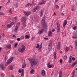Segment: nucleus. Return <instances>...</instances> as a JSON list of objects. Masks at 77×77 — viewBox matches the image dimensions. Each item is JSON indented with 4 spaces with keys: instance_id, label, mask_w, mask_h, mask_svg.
Here are the masks:
<instances>
[{
    "instance_id": "obj_45",
    "label": "nucleus",
    "mask_w": 77,
    "mask_h": 77,
    "mask_svg": "<svg viewBox=\"0 0 77 77\" xmlns=\"http://www.w3.org/2000/svg\"><path fill=\"white\" fill-rule=\"evenodd\" d=\"M55 7H56V8H59V6L58 5H56Z\"/></svg>"
},
{
    "instance_id": "obj_4",
    "label": "nucleus",
    "mask_w": 77,
    "mask_h": 77,
    "mask_svg": "<svg viewBox=\"0 0 77 77\" xmlns=\"http://www.w3.org/2000/svg\"><path fill=\"white\" fill-rule=\"evenodd\" d=\"M57 33H59L60 32V24L59 23H57Z\"/></svg>"
},
{
    "instance_id": "obj_17",
    "label": "nucleus",
    "mask_w": 77,
    "mask_h": 77,
    "mask_svg": "<svg viewBox=\"0 0 77 77\" xmlns=\"http://www.w3.org/2000/svg\"><path fill=\"white\" fill-rule=\"evenodd\" d=\"M45 71L44 70H42V76H44V75H45Z\"/></svg>"
},
{
    "instance_id": "obj_12",
    "label": "nucleus",
    "mask_w": 77,
    "mask_h": 77,
    "mask_svg": "<svg viewBox=\"0 0 77 77\" xmlns=\"http://www.w3.org/2000/svg\"><path fill=\"white\" fill-rule=\"evenodd\" d=\"M63 25V27H64L67 24V21L65 20L64 21V23Z\"/></svg>"
},
{
    "instance_id": "obj_64",
    "label": "nucleus",
    "mask_w": 77,
    "mask_h": 77,
    "mask_svg": "<svg viewBox=\"0 0 77 77\" xmlns=\"http://www.w3.org/2000/svg\"><path fill=\"white\" fill-rule=\"evenodd\" d=\"M75 44H77V41H75Z\"/></svg>"
},
{
    "instance_id": "obj_36",
    "label": "nucleus",
    "mask_w": 77,
    "mask_h": 77,
    "mask_svg": "<svg viewBox=\"0 0 77 77\" xmlns=\"http://www.w3.org/2000/svg\"><path fill=\"white\" fill-rule=\"evenodd\" d=\"M36 10L35 8H34L33 9V10H32V12H36Z\"/></svg>"
},
{
    "instance_id": "obj_58",
    "label": "nucleus",
    "mask_w": 77,
    "mask_h": 77,
    "mask_svg": "<svg viewBox=\"0 0 77 77\" xmlns=\"http://www.w3.org/2000/svg\"><path fill=\"white\" fill-rule=\"evenodd\" d=\"M18 72H19V73H21V70L20 69L19 70Z\"/></svg>"
},
{
    "instance_id": "obj_43",
    "label": "nucleus",
    "mask_w": 77,
    "mask_h": 77,
    "mask_svg": "<svg viewBox=\"0 0 77 77\" xmlns=\"http://www.w3.org/2000/svg\"><path fill=\"white\" fill-rule=\"evenodd\" d=\"M0 15H4V14L3 13V12H0Z\"/></svg>"
},
{
    "instance_id": "obj_52",
    "label": "nucleus",
    "mask_w": 77,
    "mask_h": 77,
    "mask_svg": "<svg viewBox=\"0 0 77 77\" xmlns=\"http://www.w3.org/2000/svg\"><path fill=\"white\" fill-rule=\"evenodd\" d=\"M24 69H22V71H21L22 73H24Z\"/></svg>"
},
{
    "instance_id": "obj_3",
    "label": "nucleus",
    "mask_w": 77,
    "mask_h": 77,
    "mask_svg": "<svg viewBox=\"0 0 77 77\" xmlns=\"http://www.w3.org/2000/svg\"><path fill=\"white\" fill-rule=\"evenodd\" d=\"M31 66H33L34 65H37L38 64V62L35 60V59L34 58H33L31 60L30 62Z\"/></svg>"
},
{
    "instance_id": "obj_31",
    "label": "nucleus",
    "mask_w": 77,
    "mask_h": 77,
    "mask_svg": "<svg viewBox=\"0 0 77 77\" xmlns=\"http://www.w3.org/2000/svg\"><path fill=\"white\" fill-rule=\"evenodd\" d=\"M17 30H18V26H17L14 29L15 32H17Z\"/></svg>"
},
{
    "instance_id": "obj_23",
    "label": "nucleus",
    "mask_w": 77,
    "mask_h": 77,
    "mask_svg": "<svg viewBox=\"0 0 77 77\" xmlns=\"http://www.w3.org/2000/svg\"><path fill=\"white\" fill-rule=\"evenodd\" d=\"M7 48L8 49H10L11 48V45H10L7 46Z\"/></svg>"
},
{
    "instance_id": "obj_1",
    "label": "nucleus",
    "mask_w": 77,
    "mask_h": 77,
    "mask_svg": "<svg viewBox=\"0 0 77 77\" xmlns=\"http://www.w3.org/2000/svg\"><path fill=\"white\" fill-rule=\"evenodd\" d=\"M45 16H44L42 18L41 20V23L43 26L44 28L46 29V23L45 22Z\"/></svg>"
},
{
    "instance_id": "obj_55",
    "label": "nucleus",
    "mask_w": 77,
    "mask_h": 77,
    "mask_svg": "<svg viewBox=\"0 0 77 77\" xmlns=\"http://www.w3.org/2000/svg\"><path fill=\"white\" fill-rule=\"evenodd\" d=\"M17 41H20V38H18L17 39Z\"/></svg>"
},
{
    "instance_id": "obj_46",
    "label": "nucleus",
    "mask_w": 77,
    "mask_h": 77,
    "mask_svg": "<svg viewBox=\"0 0 77 77\" xmlns=\"http://www.w3.org/2000/svg\"><path fill=\"white\" fill-rule=\"evenodd\" d=\"M23 26H24V27H26V24L24 23H23Z\"/></svg>"
},
{
    "instance_id": "obj_62",
    "label": "nucleus",
    "mask_w": 77,
    "mask_h": 77,
    "mask_svg": "<svg viewBox=\"0 0 77 77\" xmlns=\"http://www.w3.org/2000/svg\"><path fill=\"white\" fill-rule=\"evenodd\" d=\"M61 15L62 16H63V15H64V14H63V13H62L61 14Z\"/></svg>"
},
{
    "instance_id": "obj_27",
    "label": "nucleus",
    "mask_w": 77,
    "mask_h": 77,
    "mask_svg": "<svg viewBox=\"0 0 77 77\" xmlns=\"http://www.w3.org/2000/svg\"><path fill=\"white\" fill-rule=\"evenodd\" d=\"M72 60H71V57H70L69 58V63H71V62Z\"/></svg>"
},
{
    "instance_id": "obj_30",
    "label": "nucleus",
    "mask_w": 77,
    "mask_h": 77,
    "mask_svg": "<svg viewBox=\"0 0 77 77\" xmlns=\"http://www.w3.org/2000/svg\"><path fill=\"white\" fill-rule=\"evenodd\" d=\"M14 7H15L16 8H17L18 7V4H15V5H14Z\"/></svg>"
},
{
    "instance_id": "obj_41",
    "label": "nucleus",
    "mask_w": 77,
    "mask_h": 77,
    "mask_svg": "<svg viewBox=\"0 0 77 77\" xmlns=\"http://www.w3.org/2000/svg\"><path fill=\"white\" fill-rule=\"evenodd\" d=\"M14 20H18V19H17V17H14Z\"/></svg>"
},
{
    "instance_id": "obj_56",
    "label": "nucleus",
    "mask_w": 77,
    "mask_h": 77,
    "mask_svg": "<svg viewBox=\"0 0 77 77\" xmlns=\"http://www.w3.org/2000/svg\"><path fill=\"white\" fill-rule=\"evenodd\" d=\"M59 52H60V53H61V54H62V53H63V52H62V51H59Z\"/></svg>"
},
{
    "instance_id": "obj_9",
    "label": "nucleus",
    "mask_w": 77,
    "mask_h": 77,
    "mask_svg": "<svg viewBox=\"0 0 77 77\" xmlns=\"http://www.w3.org/2000/svg\"><path fill=\"white\" fill-rule=\"evenodd\" d=\"M0 67L2 70H4V69H5V66H4V65H3V64H1L0 65Z\"/></svg>"
},
{
    "instance_id": "obj_44",
    "label": "nucleus",
    "mask_w": 77,
    "mask_h": 77,
    "mask_svg": "<svg viewBox=\"0 0 77 77\" xmlns=\"http://www.w3.org/2000/svg\"><path fill=\"white\" fill-rule=\"evenodd\" d=\"M39 45L37 44L36 46V48H39Z\"/></svg>"
},
{
    "instance_id": "obj_40",
    "label": "nucleus",
    "mask_w": 77,
    "mask_h": 77,
    "mask_svg": "<svg viewBox=\"0 0 77 77\" xmlns=\"http://www.w3.org/2000/svg\"><path fill=\"white\" fill-rule=\"evenodd\" d=\"M5 76V74H1V77H4Z\"/></svg>"
},
{
    "instance_id": "obj_20",
    "label": "nucleus",
    "mask_w": 77,
    "mask_h": 77,
    "mask_svg": "<svg viewBox=\"0 0 77 77\" xmlns=\"http://www.w3.org/2000/svg\"><path fill=\"white\" fill-rule=\"evenodd\" d=\"M13 66H10L9 67V70L11 71V70L13 69Z\"/></svg>"
},
{
    "instance_id": "obj_37",
    "label": "nucleus",
    "mask_w": 77,
    "mask_h": 77,
    "mask_svg": "<svg viewBox=\"0 0 77 77\" xmlns=\"http://www.w3.org/2000/svg\"><path fill=\"white\" fill-rule=\"evenodd\" d=\"M9 12L10 14H12V11L11 10H9Z\"/></svg>"
},
{
    "instance_id": "obj_61",
    "label": "nucleus",
    "mask_w": 77,
    "mask_h": 77,
    "mask_svg": "<svg viewBox=\"0 0 77 77\" xmlns=\"http://www.w3.org/2000/svg\"><path fill=\"white\" fill-rule=\"evenodd\" d=\"M72 11L73 12H74V11H75V10H74V9H73V8L72 9Z\"/></svg>"
},
{
    "instance_id": "obj_5",
    "label": "nucleus",
    "mask_w": 77,
    "mask_h": 77,
    "mask_svg": "<svg viewBox=\"0 0 77 77\" xmlns=\"http://www.w3.org/2000/svg\"><path fill=\"white\" fill-rule=\"evenodd\" d=\"M52 44H53V42H50L49 44V45H48V47H49V51H50V50L52 48L51 47L52 45Z\"/></svg>"
},
{
    "instance_id": "obj_63",
    "label": "nucleus",
    "mask_w": 77,
    "mask_h": 77,
    "mask_svg": "<svg viewBox=\"0 0 77 77\" xmlns=\"http://www.w3.org/2000/svg\"><path fill=\"white\" fill-rule=\"evenodd\" d=\"M77 62L75 63H74V65H76V64H77Z\"/></svg>"
},
{
    "instance_id": "obj_48",
    "label": "nucleus",
    "mask_w": 77,
    "mask_h": 77,
    "mask_svg": "<svg viewBox=\"0 0 77 77\" xmlns=\"http://www.w3.org/2000/svg\"><path fill=\"white\" fill-rule=\"evenodd\" d=\"M67 58V57L66 56H64V59H66Z\"/></svg>"
},
{
    "instance_id": "obj_18",
    "label": "nucleus",
    "mask_w": 77,
    "mask_h": 77,
    "mask_svg": "<svg viewBox=\"0 0 77 77\" xmlns=\"http://www.w3.org/2000/svg\"><path fill=\"white\" fill-rule=\"evenodd\" d=\"M59 76V77H62V71H60Z\"/></svg>"
},
{
    "instance_id": "obj_51",
    "label": "nucleus",
    "mask_w": 77,
    "mask_h": 77,
    "mask_svg": "<svg viewBox=\"0 0 77 77\" xmlns=\"http://www.w3.org/2000/svg\"><path fill=\"white\" fill-rule=\"evenodd\" d=\"M9 3H10V0H8V2L6 3V4L7 5H8V4H9Z\"/></svg>"
},
{
    "instance_id": "obj_11",
    "label": "nucleus",
    "mask_w": 77,
    "mask_h": 77,
    "mask_svg": "<svg viewBox=\"0 0 77 77\" xmlns=\"http://www.w3.org/2000/svg\"><path fill=\"white\" fill-rule=\"evenodd\" d=\"M60 43L59 42L57 45V49L60 50Z\"/></svg>"
},
{
    "instance_id": "obj_35",
    "label": "nucleus",
    "mask_w": 77,
    "mask_h": 77,
    "mask_svg": "<svg viewBox=\"0 0 77 77\" xmlns=\"http://www.w3.org/2000/svg\"><path fill=\"white\" fill-rule=\"evenodd\" d=\"M26 66V64H23V65L22 66V68H24Z\"/></svg>"
},
{
    "instance_id": "obj_34",
    "label": "nucleus",
    "mask_w": 77,
    "mask_h": 77,
    "mask_svg": "<svg viewBox=\"0 0 77 77\" xmlns=\"http://www.w3.org/2000/svg\"><path fill=\"white\" fill-rule=\"evenodd\" d=\"M7 57L6 56H5L4 58V60L5 61V62H6V61L7 60Z\"/></svg>"
},
{
    "instance_id": "obj_19",
    "label": "nucleus",
    "mask_w": 77,
    "mask_h": 77,
    "mask_svg": "<svg viewBox=\"0 0 77 77\" xmlns=\"http://www.w3.org/2000/svg\"><path fill=\"white\" fill-rule=\"evenodd\" d=\"M43 31H44V30L43 29L40 30L38 31V33L39 34H41V33H42L43 32Z\"/></svg>"
},
{
    "instance_id": "obj_7",
    "label": "nucleus",
    "mask_w": 77,
    "mask_h": 77,
    "mask_svg": "<svg viewBox=\"0 0 77 77\" xmlns=\"http://www.w3.org/2000/svg\"><path fill=\"white\" fill-rule=\"evenodd\" d=\"M44 10H42L39 13V15L40 17H42V15H43V13H44Z\"/></svg>"
},
{
    "instance_id": "obj_42",
    "label": "nucleus",
    "mask_w": 77,
    "mask_h": 77,
    "mask_svg": "<svg viewBox=\"0 0 77 77\" xmlns=\"http://www.w3.org/2000/svg\"><path fill=\"white\" fill-rule=\"evenodd\" d=\"M14 22H12L11 23V25H14Z\"/></svg>"
},
{
    "instance_id": "obj_6",
    "label": "nucleus",
    "mask_w": 77,
    "mask_h": 77,
    "mask_svg": "<svg viewBox=\"0 0 77 77\" xmlns=\"http://www.w3.org/2000/svg\"><path fill=\"white\" fill-rule=\"evenodd\" d=\"M21 21L23 23H25L26 21V18L25 17H23L21 19Z\"/></svg>"
},
{
    "instance_id": "obj_54",
    "label": "nucleus",
    "mask_w": 77,
    "mask_h": 77,
    "mask_svg": "<svg viewBox=\"0 0 77 77\" xmlns=\"http://www.w3.org/2000/svg\"><path fill=\"white\" fill-rule=\"evenodd\" d=\"M54 31H55V29H53L52 30V32H54Z\"/></svg>"
},
{
    "instance_id": "obj_24",
    "label": "nucleus",
    "mask_w": 77,
    "mask_h": 77,
    "mask_svg": "<svg viewBox=\"0 0 77 77\" xmlns=\"http://www.w3.org/2000/svg\"><path fill=\"white\" fill-rule=\"evenodd\" d=\"M34 8L35 9L36 11H37V10H38V9L39 8V6H36Z\"/></svg>"
},
{
    "instance_id": "obj_29",
    "label": "nucleus",
    "mask_w": 77,
    "mask_h": 77,
    "mask_svg": "<svg viewBox=\"0 0 77 77\" xmlns=\"http://www.w3.org/2000/svg\"><path fill=\"white\" fill-rule=\"evenodd\" d=\"M21 39H24V35H22L20 37Z\"/></svg>"
},
{
    "instance_id": "obj_33",
    "label": "nucleus",
    "mask_w": 77,
    "mask_h": 77,
    "mask_svg": "<svg viewBox=\"0 0 77 77\" xmlns=\"http://www.w3.org/2000/svg\"><path fill=\"white\" fill-rule=\"evenodd\" d=\"M41 48H42V45H40V48H39L38 50V51H40L41 50Z\"/></svg>"
},
{
    "instance_id": "obj_59",
    "label": "nucleus",
    "mask_w": 77,
    "mask_h": 77,
    "mask_svg": "<svg viewBox=\"0 0 77 77\" xmlns=\"http://www.w3.org/2000/svg\"><path fill=\"white\" fill-rule=\"evenodd\" d=\"M12 37L13 38H16V36L14 35H13V36H12Z\"/></svg>"
},
{
    "instance_id": "obj_49",
    "label": "nucleus",
    "mask_w": 77,
    "mask_h": 77,
    "mask_svg": "<svg viewBox=\"0 0 77 77\" xmlns=\"http://www.w3.org/2000/svg\"><path fill=\"white\" fill-rule=\"evenodd\" d=\"M60 63H62V60L60 59Z\"/></svg>"
},
{
    "instance_id": "obj_16",
    "label": "nucleus",
    "mask_w": 77,
    "mask_h": 77,
    "mask_svg": "<svg viewBox=\"0 0 77 77\" xmlns=\"http://www.w3.org/2000/svg\"><path fill=\"white\" fill-rule=\"evenodd\" d=\"M45 4V1H43V0H42V2H41V3H39L38 4V5H44V4Z\"/></svg>"
},
{
    "instance_id": "obj_21",
    "label": "nucleus",
    "mask_w": 77,
    "mask_h": 77,
    "mask_svg": "<svg viewBox=\"0 0 77 77\" xmlns=\"http://www.w3.org/2000/svg\"><path fill=\"white\" fill-rule=\"evenodd\" d=\"M25 38L26 39H29V38H30V36L28 35H26L25 36Z\"/></svg>"
},
{
    "instance_id": "obj_60",
    "label": "nucleus",
    "mask_w": 77,
    "mask_h": 77,
    "mask_svg": "<svg viewBox=\"0 0 77 77\" xmlns=\"http://www.w3.org/2000/svg\"><path fill=\"white\" fill-rule=\"evenodd\" d=\"M72 60L73 61L74 60H75V58L74 57H72Z\"/></svg>"
},
{
    "instance_id": "obj_2",
    "label": "nucleus",
    "mask_w": 77,
    "mask_h": 77,
    "mask_svg": "<svg viewBox=\"0 0 77 77\" xmlns=\"http://www.w3.org/2000/svg\"><path fill=\"white\" fill-rule=\"evenodd\" d=\"M21 48H19L18 49V51L20 53H23L26 49V47L24 45H22L21 46Z\"/></svg>"
},
{
    "instance_id": "obj_26",
    "label": "nucleus",
    "mask_w": 77,
    "mask_h": 77,
    "mask_svg": "<svg viewBox=\"0 0 77 77\" xmlns=\"http://www.w3.org/2000/svg\"><path fill=\"white\" fill-rule=\"evenodd\" d=\"M54 58L55 59H56V52H54Z\"/></svg>"
},
{
    "instance_id": "obj_32",
    "label": "nucleus",
    "mask_w": 77,
    "mask_h": 77,
    "mask_svg": "<svg viewBox=\"0 0 77 77\" xmlns=\"http://www.w3.org/2000/svg\"><path fill=\"white\" fill-rule=\"evenodd\" d=\"M9 64V63L7 61L5 63V66H8Z\"/></svg>"
},
{
    "instance_id": "obj_10",
    "label": "nucleus",
    "mask_w": 77,
    "mask_h": 77,
    "mask_svg": "<svg viewBox=\"0 0 77 77\" xmlns=\"http://www.w3.org/2000/svg\"><path fill=\"white\" fill-rule=\"evenodd\" d=\"M24 14L27 15V16H28V15H30V14H31V12H24Z\"/></svg>"
},
{
    "instance_id": "obj_13",
    "label": "nucleus",
    "mask_w": 77,
    "mask_h": 77,
    "mask_svg": "<svg viewBox=\"0 0 77 77\" xmlns=\"http://www.w3.org/2000/svg\"><path fill=\"white\" fill-rule=\"evenodd\" d=\"M66 50L65 51V53H67L68 52V50L70 49V48H69V47H67L66 48H65Z\"/></svg>"
},
{
    "instance_id": "obj_28",
    "label": "nucleus",
    "mask_w": 77,
    "mask_h": 77,
    "mask_svg": "<svg viewBox=\"0 0 77 77\" xmlns=\"http://www.w3.org/2000/svg\"><path fill=\"white\" fill-rule=\"evenodd\" d=\"M33 72H34V70L32 69L30 71V73L31 74H33Z\"/></svg>"
},
{
    "instance_id": "obj_53",
    "label": "nucleus",
    "mask_w": 77,
    "mask_h": 77,
    "mask_svg": "<svg viewBox=\"0 0 77 77\" xmlns=\"http://www.w3.org/2000/svg\"><path fill=\"white\" fill-rule=\"evenodd\" d=\"M35 39V38H34V37H32V38L31 40L33 41V39Z\"/></svg>"
},
{
    "instance_id": "obj_15",
    "label": "nucleus",
    "mask_w": 77,
    "mask_h": 77,
    "mask_svg": "<svg viewBox=\"0 0 77 77\" xmlns=\"http://www.w3.org/2000/svg\"><path fill=\"white\" fill-rule=\"evenodd\" d=\"M47 65L49 68H51V67H52V65H50V62L48 63Z\"/></svg>"
},
{
    "instance_id": "obj_38",
    "label": "nucleus",
    "mask_w": 77,
    "mask_h": 77,
    "mask_svg": "<svg viewBox=\"0 0 77 77\" xmlns=\"http://www.w3.org/2000/svg\"><path fill=\"white\" fill-rule=\"evenodd\" d=\"M17 45H18V43H16L14 45L15 47H17Z\"/></svg>"
},
{
    "instance_id": "obj_50",
    "label": "nucleus",
    "mask_w": 77,
    "mask_h": 77,
    "mask_svg": "<svg viewBox=\"0 0 77 77\" xmlns=\"http://www.w3.org/2000/svg\"><path fill=\"white\" fill-rule=\"evenodd\" d=\"M31 5V4L30 3H29L27 5L28 6H30Z\"/></svg>"
},
{
    "instance_id": "obj_57",
    "label": "nucleus",
    "mask_w": 77,
    "mask_h": 77,
    "mask_svg": "<svg viewBox=\"0 0 77 77\" xmlns=\"http://www.w3.org/2000/svg\"><path fill=\"white\" fill-rule=\"evenodd\" d=\"M75 46L76 48H77V44H75Z\"/></svg>"
},
{
    "instance_id": "obj_39",
    "label": "nucleus",
    "mask_w": 77,
    "mask_h": 77,
    "mask_svg": "<svg viewBox=\"0 0 77 77\" xmlns=\"http://www.w3.org/2000/svg\"><path fill=\"white\" fill-rule=\"evenodd\" d=\"M73 30H76V29H77V26H75V27H74L73 28Z\"/></svg>"
},
{
    "instance_id": "obj_14",
    "label": "nucleus",
    "mask_w": 77,
    "mask_h": 77,
    "mask_svg": "<svg viewBox=\"0 0 77 77\" xmlns=\"http://www.w3.org/2000/svg\"><path fill=\"white\" fill-rule=\"evenodd\" d=\"M52 34L53 33H52V32H51L49 31L48 34V36H51Z\"/></svg>"
},
{
    "instance_id": "obj_25",
    "label": "nucleus",
    "mask_w": 77,
    "mask_h": 77,
    "mask_svg": "<svg viewBox=\"0 0 77 77\" xmlns=\"http://www.w3.org/2000/svg\"><path fill=\"white\" fill-rule=\"evenodd\" d=\"M7 27H8V28H10L12 27V26L11 25L9 24H8L7 26Z\"/></svg>"
},
{
    "instance_id": "obj_47",
    "label": "nucleus",
    "mask_w": 77,
    "mask_h": 77,
    "mask_svg": "<svg viewBox=\"0 0 77 77\" xmlns=\"http://www.w3.org/2000/svg\"><path fill=\"white\" fill-rule=\"evenodd\" d=\"M21 76L22 77H23L24 76V73H22L21 74Z\"/></svg>"
},
{
    "instance_id": "obj_8",
    "label": "nucleus",
    "mask_w": 77,
    "mask_h": 77,
    "mask_svg": "<svg viewBox=\"0 0 77 77\" xmlns=\"http://www.w3.org/2000/svg\"><path fill=\"white\" fill-rule=\"evenodd\" d=\"M13 59L14 58H13V57H11L8 60L7 62L8 63H11Z\"/></svg>"
},
{
    "instance_id": "obj_22",
    "label": "nucleus",
    "mask_w": 77,
    "mask_h": 77,
    "mask_svg": "<svg viewBox=\"0 0 77 77\" xmlns=\"http://www.w3.org/2000/svg\"><path fill=\"white\" fill-rule=\"evenodd\" d=\"M33 23H36V24H37V23H38V22L36 21H34V22H32L31 23L32 25H33Z\"/></svg>"
}]
</instances>
